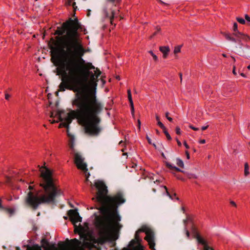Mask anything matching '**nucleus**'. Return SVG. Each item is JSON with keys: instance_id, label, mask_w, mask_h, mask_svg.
<instances>
[{"instance_id": "nucleus-1", "label": "nucleus", "mask_w": 250, "mask_h": 250, "mask_svg": "<svg viewBox=\"0 0 250 250\" xmlns=\"http://www.w3.org/2000/svg\"><path fill=\"white\" fill-rule=\"evenodd\" d=\"M80 26L77 19L64 22L66 34L56 37L50 48L51 61L57 67V74L62 77L59 90L68 89L76 92L72 104L77 109L71 110L66 114L61 111L59 121L61 123H71L76 119L79 123H100L98 114L103 109V105L97 100L92 90H80L79 87L88 81L90 86L96 87V79L101 74L97 70L94 75H91L90 70L94 67L82 58L85 51L78 32Z\"/></svg>"}, {"instance_id": "nucleus-2", "label": "nucleus", "mask_w": 250, "mask_h": 250, "mask_svg": "<svg viewBox=\"0 0 250 250\" xmlns=\"http://www.w3.org/2000/svg\"><path fill=\"white\" fill-rule=\"evenodd\" d=\"M94 185L98 190L95 198L102 205L101 211L107 214L106 218H99L96 221L99 234L103 242L116 240L118 237L115 232L121 227L119 223L121 218L117 209L119 205L125 202V199L121 192L112 196H107V187L102 181H96Z\"/></svg>"}, {"instance_id": "nucleus-3", "label": "nucleus", "mask_w": 250, "mask_h": 250, "mask_svg": "<svg viewBox=\"0 0 250 250\" xmlns=\"http://www.w3.org/2000/svg\"><path fill=\"white\" fill-rule=\"evenodd\" d=\"M42 180L40 185L42 188L30 191L25 199L26 203L36 209L40 205L55 202L56 198L62 194L56 182L53 179L51 171L46 168L41 169Z\"/></svg>"}, {"instance_id": "nucleus-4", "label": "nucleus", "mask_w": 250, "mask_h": 250, "mask_svg": "<svg viewBox=\"0 0 250 250\" xmlns=\"http://www.w3.org/2000/svg\"><path fill=\"white\" fill-rule=\"evenodd\" d=\"M141 232H145L146 236L145 239L147 242L149 248L152 250H156L155 249V243L154 240V236L152 232L149 230L146 229V228H141L139 229L135 233V240H132L129 243L130 245H132L135 241L139 242L141 241L140 238L139 234Z\"/></svg>"}, {"instance_id": "nucleus-5", "label": "nucleus", "mask_w": 250, "mask_h": 250, "mask_svg": "<svg viewBox=\"0 0 250 250\" xmlns=\"http://www.w3.org/2000/svg\"><path fill=\"white\" fill-rule=\"evenodd\" d=\"M120 0H106L103 7V14L105 17L110 20L111 24H113V20L115 16L114 9L119 3Z\"/></svg>"}, {"instance_id": "nucleus-6", "label": "nucleus", "mask_w": 250, "mask_h": 250, "mask_svg": "<svg viewBox=\"0 0 250 250\" xmlns=\"http://www.w3.org/2000/svg\"><path fill=\"white\" fill-rule=\"evenodd\" d=\"M74 162L78 169L84 172L85 176L86 177V180H88V178L90 174L88 172L87 165L84 162V158L80 153H75L74 154Z\"/></svg>"}, {"instance_id": "nucleus-7", "label": "nucleus", "mask_w": 250, "mask_h": 250, "mask_svg": "<svg viewBox=\"0 0 250 250\" xmlns=\"http://www.w3.org/2000/svg\"><path fill=\"white\" fill-rule=\"evenodd\" d=\"M69 219L72 223L75 226L76 224L82 221V217L79 215L77 210L70 209L68 213Z\"/></svg>"}, {"instance_id": "nucleus-8", "label": "nucleus", "mask_w": 250, "mask_h": 250, "mask_svg": "<svg viewBox=\"0 0 250 250\" xmlns=\"http://www.w3.org/2000/svg\"><path fill=\"white\" fill-rule=\"evenodd\" d=\"M81 239H83V245L86 247H91L92 245L91 240L92 236L88 234L79 233Z\"/></svg>"}, {"instance_id": "nucleus-9", "label": "nucleus", "mask_w": 250, "mask_h": 250, "mask_svg": "<svg viewBox=\"0 0 250 250\" xmlns=\"http://www.w3.org/2000/svg\"><path fill=\"white\" fill-rule=\"evenodd\" d=\"M233 35L236 38L237 42H240L242 40L247 42L250 40V37L249 36L239 31L234 32Z\"/></svg>"}, {"instance_id": "nucleus-10", "label": "nucleus", "mask_w": 250, "mask_h": 250, "mask_svg": "<svg viewBox=\"0 0 250 250\" xmlns=\"http://www.w3.org/2000/svg\"><path fill=\"white\" fill-rule=\"evenodd\" d=\"M71 246L76 250H83V249L80 247L81 244V241L77 239L76 238L70 240Z\"/></svg>"}, {"instance_id": "nucleus-11", "label": "nucleus", "mask_w": 250, "mask_h": 250, "mask_svg": "<svg viewBox=\"0 0 250 250\" xmlns=\"http://www.w3.org/2000/svg\"><path fill=\"white\" fill-rule=\"evenodd\" d=\"M159 49L160 51L163 53V58H166L170 51L169 47L167 46H164L160 47Z\"/></svg>"}, {"instance_id": "nucleus-12", "label": "nucleus", "mask_w": 250, "mask_h": 250, "mask_svg": "<svg viewBox=\"0 0 250 250\" xmlns=\"http://www.w3.org/2000/svg\"><path fill=\"white\" fill-rule=\"evenodd\" d=\"M127 96L128 99L130 103V106L131 107V113L133 114L134 113V108L133 106V100L132 99L131 92L130 89L127 90Z\"/></svg>"}, {"instance_id": "nucleus-13", "label": "nucleus", "mask_w": 250, "mask_h": 250, "mask_svg": "<svg viewBox=\"0 0 250 250\" xmlns=\"http://www.w3.org/2000/svg\"><path fill=\"white\" fill-rule=\"evenodd\" d=\"M65 30L66 29L64 27H63L62 24L61 27H58L57 29L56 30L55 32V34L59 35V37L63 36L64 35L63 34L65 32Z\"/></svg>"}, {"instance_id": "nucleus-14", "label": "nucleus", "mask_w": 250, "mask_h": 250, "mask_svg": "<svg viewBox=\"0 0 250 250\" xmlns=\"http://www.w3.org/2000/svg\"><path fill=\"white\" fill-rule=\"evenodd\" d=\"M225 38L228 41H231L234 42H237L236 39L232 37L230 34H225Z\"/></svg>"}, {"instance_id": "nucleus-15", "label": "nucleus", "mask_w": 250, "mask_h": 250, "mask_svg": "<svg viewBox=\"0 0 250 250\" xmlns=\"http://www.w3.org/2000/svg\"><path fill=\"white\" fill-rule=\"evenodd\" d=\"M176 164L178 166L182 168H183L184 167L183 161L179 158L176 159Z\"/></svg>"}, {"instance_id": "nucleus-16", "label": "nucleus", "mask_w": 250, "mask_h": 250, "mask_svg": "<svg viewBox=\"0 0 250 250\" xmlns=\"http://www.w3.org/2000/svg\"><path fill=\"white\" fill-rule=\"evenodd\" d=\"M249 167L248 164L246 163L245 164V169H244V173L245 176H248L249 174Z\"/></svg>"}, {"instance_id": "nucleus-17", "label": "nucleus", "mask_w": 250, "mask_h": 250, "mask_svg": "<svg viewBox=\"0 0 250 250\" xmlns=\"http://www.w3.org/2000/svg\"><path fill=\"white\" fill-rule=\"evenodd\" d=\"M237 21L242 24H244L246 23V21L242 18L237 17L236 18Z\"/></svg>"}, {"instance_id": "nucleus-18", "label": "nucleus", "mask_w": 250, "mask_h": 250, "mask_svg": "<svg viewBox=\"0 0 250 250\" xmlns=\"http://www.w3.org/2000/svg\"><path fill=\"white\" fill-rule=\"evenodd\" d=\"M163 130L164 133L166 135L167 140H171V137L170 134L167 132V128H166L165 130Z\"/></svg>"}, {"instance_id": "nucleus-19", "label": "nucleus", "mask_w": 250, "mask_h": 250, "mask_svg": "<svg viewBox=\"0 0 250 250\" xmlns=\"http://www.w3.org/2000/svg\"><path fill=\"white\" fill-rule=\"evenodd\" d=\"M181 45H178L175 47L174 49V54H177L178 53H179L181 51Z\"/></svg>"}, {"instance_id": "nucleus-20", "label": "nucleus", "mask_w": 250, "mask_h": 250, "mask_svg": "<svg viewBox=\"0 0 250 250\" xmlns=\"http://www.w3.org/2000/svg\"><path fill=\"white\" fill-rule=\"evenodd\" d=\"M167 166L169 167V168H173V169H174L175 170H176L177 171H182V170H181L179 168L176 167L175 166H173L171 164H167Z\"/></svg>"}, {"instance_id": "nucleus-21", "label": "nucleus", "mask_w": 250, "mask_h": 250, "mask_svg": "<svg viewBox=\"0 0 250 250\" xmlns=\"http://www.w3.org/2000/svg\"><path fill=\"white\" fill-rule=\"evenodd\" d=\"M27 250H42V249L39 246H33L32 247L27 248Z\"/></svg>"}, {"instance_id": "nucleus-22", "label": "nucleus", "mask_w": 250, "mask_h": 250, "mask_svg": "<svg viewBox=\"0 0 250 250\" xmlns=\"http://www.w3.org/2000/svg\"><path fill=\"white\" fill-rule=\"evenodd\" d=\"M148 52L151 54V55L153 57V58L154 61H158V57H157V56L155 54H154L153 53L152 51H149Z\"/></svg>"}, {"instance_id": "nucleus-23", "label": "nucleus", "mask_w": 250, "mask_h": 250, "mask_svg": "<svg viewBox=\"0 0 250 250\" xmlns=\"http://www.w3.org/2000/svg\"><path fill=\"white\" fill-rule=\"evenodd\" d=\"M176 133L178 135H181L182 133V131L179 126H177L175 128Z\"/></svg>"}, {"instance_id": "nucleus-24", "label": "nucleus", "mask_w": 250, "mask_h": 250, "mask_svg": "<svg viewBox=\"0 0 250 250\" xmlns=\"http://www.w3.org/2000/svg\"><path fill=\"white\" fill-rule=\"evenodd\" d=\"M157 125L163 129V130H165V128H166L165 127V126L163 125V124L160 122V121H159L157 122Z\"/></svg>"}, {"instance_id": "nucleus-25", "label": "nucleus", "mask_w": 250, "mask_h": 250, "mask_svg": "<svg viewBox=\"0 0 250 250\" xmlns=\"http://www.w3.org/2000/svg\"><path fill=\"white\" fill-rule=\"evenodd\" d=\"M233 30L234 32H236L237 31H239L238 30V26L236 22H234L233 25Z\"/></svg>"}, {"instance_id": "nucleus-26", "label": "nucleus", "mask_w": 250, "mask_h": 250, "mask_svg": "<svg viewBox=\"0 0 250 250\" xmlns=\"http://www.w3.org/2000/svg\"><path fill=\"white\" fill-rule=\"evenodd\" d=\"M146 138L148 141V143L149 144H152V142H151V139L148 136V135H147L146 136ZM153 146L156 148V146L155 145V144H152Z\"/></svg>"}, {"instance_id": "nucleus-27", "label": "nucleus", "mask_w": 250, "mask_h": 250, "mask_svg": "<svg viewBox=\"0 0 250 250\" xmlns=\"http://www.w3.org/2000/svg\"><path fill=\"white\" fill-rule=\"evenodd\" d=\"M168 115H169V113L168 112H166V117L167 118V119L170 122H172L173 119L172 118L168 116Z\"/></svg>"}, {"instance_id": "nucleus-28", "label": "nucleus", "mask_w": 250, "mask_h": 250, "mask_svg": "<svg viewBox=\"0 0 250 250\" xmlns=\"http://www.w3.org/2000/svg\"><path fill=\"white\" fill-rule=\"evenodd\" d=\"M245 21H247V22L249 23H250V17L248 15L246 14L245 15Z\"/></svg>"}, {"instance_id": "nucleus-29", "label": "nucleus", "mask_w": 250, "mask_h": 250, "mask_svg": "<svg viewBox=\"0 0 250 250\" xmlns=\"http://www.w3.org/2000/svg\"><path fill=\"white\" fill-rule=\"evenodd\" d=\"M232 73L235 76L237 75V73L236 72V66L235 65H233Z\"/></svg>"}, {"instance_id": "nucleus-30", "label": "nucleus", "mask_w": 250, "mask_h": 250, "mask_svg": "<svg viewBox=\"0 0 250 250\" xmlns=\"http://www.w3.org/2000/svg\"><path fill=\"white\" fill-rule=\"evenodd\" d=\"M189 128H190L191 129H193V130H195V131H197V130H199V128H197V127H195L193 126V125H190L189 126Z\"/></svg>"}, {"instance_id": "nucleus-31", "label": "nucleus", "mask_w": 250, "mask_h": 250, "mask_svg": "<svg viewBox=\"0 0 250 250\" xmlns=\"http://www.w3.org/2000/svg\"><path fill=\"white\" fill-rule=\"evenodd\" d=\"M11 96L8 93L5 94V99L7 100H8L9 98H10Z\"/></svg>"}, {"instance_id": "nucleus-32", "label": "nucleus", "mask_w": 250, "mask_h": 250, "mask_svg": "<svg viewBox=\"0 0 250 250\" xmlns=\"http://www.w3.org/2000/svg\"><path fill=\"white\" fill-rule=\"evenodd\" d=\"M185 153H186L187 159H189L190 158V155H189V153L188 151H186Z\"/></svg>"}, {"instance_id": "nucleus-33", "label": "nucleus", "mask_w": 250, "mask_h": 250, "mask_svg": "<svg viewBox=\"0 0 250 250\" xmlns=\"http://www.w3.org/2000/svg\"><path fill=\"white\" fill-rule=\"evenodd\" d=\"M176 142L177 143V144L179 146H182V143L181 142L177 139V138H176Z\"/></svg>"}, {"instance_id": "nucleus-34", "label": "nucleus", "mask_w": 250, "mask_h": 250, "mask_svg": "<svg viewBox=\"0 0 250 250\" xmlns=\"http://www.w3.org/2000/svg\"><path fill=\"white\" fill-rule=\"evenodd\" d=\"M164 189H165V190H166V193H167V195H168V196H169L170 197H171L170 195H169V192H168V191H167V187H165V186H164Z\"/></svg>"}, {"instance_id": "nucleus-35", "label": "nucleus", "mask_w": 250, "mask_h": 250, "mask_svg": "<svg viewBox=\"0 0 250 250\" xmlns=\"http://www.w3.org/2000/svg\"><path fill=\"white\" fill-rule=\"evenodd\" d=\"M186 234L188 238L189 237V232L186 229H185Z\"/></svg>"}, {"instance_id": "nucleus-36", "label": "nucleus", "mask_w": 250, "mask_h": 250, "mask_svg": "<svg viewBox=\"0 0 250 250\" xmlns=\"http://www.w3.org/2000/svg\"><path fill=\"white\" fill-rule=\"evenodd\" d=\"M199 143L201 144H204L206 143V140L205 139L200 140L199 141Z\"/></svg>"}, {"instance_id": "nucleus-37", "label": "nucleus", "mask_w": 250, "mask_h": 250, "mask_svg": "<svg viewBox=\"0 0 250 250\" xmlns=\"http://www.w3.org/2000/svg\"><path fill=\"white\" fill-rule=\"evenodd\" d=\"M184 145L185 146L187 149H188L189 148V146L187 144L186 141L184 142Z\"/></svg>"}, {"instance_id": "nucleus-38", "label": "nucleus", "mask_w": 250, "mask_h": 250, "mask_svg": "<svg viewBox=\"0 0 250 250\" xmlns=\"http://www.w3.org/2000/svg\"><path fill=\"white\" fill-rule=\"evenodd\" d=\"M230 204H231L232 206H234V207H236V203H235L234 201H231L230 202Z\"/></svg>"}, {"instance_id": "nucleus-39", "label": "nucleus", "mask_w": 250, "mask_h": 250, "mask_svg": "<svg viewBox=\"0 0 250 250\" xmlns=\"http://www.w3.org/2000/svg\"><path fill=\"white\" fill-rule=\"evenodd\" d=\"M208 127V125H206V126H202V127L201 129H202V130H206V129H207Z\"/></svg>"}, {"instance_id": "nucleus-40", "label": "nucleus", "mask_w": 250, "mask_h": 250, "mask_svg": "<svg viewBox=\"0 0 250 250\" xmlns=\"http://www.w3.org/2000/svg\"><path fill=\"white\" fill-rule=\"evenodd\" d=\"M50 122H51V124H54L55 123L58 122V121H55L54 120H50Z\"/></svg>"}, {"instance_id": "nucleus-41", "label": "nucleus", "mask_w": 250, "mask_h": 250, "mask_svg": "<svg viewBox=\"0 0 250 250\" xmlns=\"http://www.w3.org/2000/svg\"><path fill=\"white\" fill-rule=\"evenodd\" d=\"M156 119L157 122H159V121H160V118H159V117L158 116H156Z\"/></svg>"}, {"instance_id": "nucleus-42", "label": "nucleus", "mask_w": 250, "mask_h": 250, "mask_svg": "<svg viewBox=\"0 0 250 250\" xmlns=\"http://www.w3.org/2000/svg\"><path fill=\"white\" fill-rule=\"evenodd\" d=\"M240 75H241V76H242L243 77H244V78H245V77H246V75H245V74H244V73H240Z\"/></svg>"}, {"instance_id": "nucleus-43", "label": "nucleus", "mask_w": 250, "mask_h": 250, "mask_svg": "<svg viewBox=\"0 0 250 250\" xmlns=\"http://www.w3.org/2000/svg\"><path fill=\"white\" fill-rule=\"evenodd\" d=\"M231 59H232V60L233 62H235L236 61V60H235V58L234 57L231 56Z\"/></svg>"}, {"instance_id": "nucleus-44", "label": "nucleus", "mask_w": 250, "mask_h": 250, "mask_svg": "<svg viewBox=\"0 0 250 250\" xmlns=\"http://www.w3.org/2000/svg\"><path fill=\"white\" fill-rule=\"evenodd\" d=\"M138 123L139 127L140 128L141 122H140V121L139 120H138Z\"/></svg>"}, {"instance_id": "nucleus-45", "label": "nucleus", "mask_w": 250, "mask_h": 250, "mask_svg": "<svg viewBox=\"0 0 250 250\" xmlns=\"http://www.w3.org/2000/svg\"><path fill=\"white\" fill-rule=\"evenodd\" d=\"M0 208H2L1 204V200L0 199Z\"/></svg>"}, {"instance_id": "nucleus-46", "label": "nucleus", "mask_w": 250, "mask_h": 250, "mask_svg": "<svg viewBox=\"0 0 250 250\" xmlns=\"http://www.w3.org/2000/svg\"><path fill=\"white\" fill-rule=\"evenodd\" d=\"M29 189L30 190L32 189H33V187H32V186H29Z\"/></svg>"}, {"instance_id": "nucleus-47", "label": "nucleus", "mask_w": 250, "mask_h": 250, "mask_svg": "<svg viewBox=\"0 0 250 250\" xmlns=\"http://www.w3.org/2000/svg\"><path fill=\"white\" fill-rule=\"evenodd\" d=\"M222 56L224 57H227V55L226 54H222Z\"/></svg>"}, {"instance_id": "nucleus-48", "label": "nucleus", "mask_w": 250, "mask_h": 250, "mask_svg": "<svg viewBox=\"0 0 250 250\" xmlns=\"http://www.w3.org/2000/svg\"><path fill=\"white\" fill-rule=\"evenodd\" d=\"M122 143H123V142L122 141H121L120 142L119 144L121 145Z\"/></svg>"}, {"instance_id": "nucleus-49", "label": "nucleus", "mask_w": 250, "mask_h": 250, "mask_svg": "<svg viewBox=\"0 0 250 250\" xmlns=\"http://www.w3.org/2000/svg\"><path fill=\"white\" fill-rule=\"evenodd\" d=\"M180 78H181V81H182V74H180Z\"/></svg>"}, {"instance_id": "nucleus-50", "label": "nucleus", "mask_w": 250, "mask_h": 250, "mask_svg": "<svg viewBox=\"0 0 250 250\" xmlns=\"http://www.w3.org/2000/svg\"><path fill=\"white\" fill-rule=\"evenodd\" d=\"M156 133H157V134H159V131H158L157 129V130H156Z\"/></svg>"}, {"instance_id": "nucleus-51", "label": "nucleus", "mask_w": 250, "mask_h": 250, "mask_svg": "<svg viewBox=\"0 0 250 250\" xmlns=\"http://www.w3.org/2000/svg\"><path fill=\"white\" fill-rule=\"evenodd\" d=\"M247 68L248 69H250V65L248 66Z\"/></svg>"}, {"instance_id": "nucleus-52", "label": "nucleus", "mask_w": 250, "mask_h": 250, "mask_svg": "<svg viewBox=\"0 0 250 250\" xmlns=\"http://www.w3.org/2000/svg\"><path fill=\"white\" fill-rule=\"evenodd\" d=\"M17 180H20V181H22V179H19V178H17Z\"/></svg>"}, {"instance_id": "nucleus-53", "label": "nucleus", "mask_w": 250, "mask_h": 250, "mask_svg": "<svg viewBox=\"0 0 250 250\" xmlns=\"http://www.w3.org/2000/svg\"><path fill=\"white\" fill-rule=\"evenodd\" d=\"M70 147L72 148H73V145H71V146H70Z\"/></svg>"}, {"instance_id": "nucleus-54", "label": "nucleus", "mask_w": 250, "mask_h": 250, "mask_svg": "<svg viewBox=\"0 0 250 250\" xmlns=\"http://www.w3.org/2000/svg\"><path fill=\"white\" fill-rule=\"evenodd\" d=\"M124 250H126V249H125H125H124Z\"/></svg>"}]
</instances>
